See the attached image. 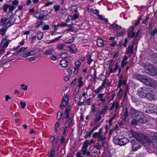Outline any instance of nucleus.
<instances>
[{"instance_id": "obj_53", "label": "nucleus", "mask_w": 157, "mask_h": 157, "mask_svg": "<svg viewBox=\"0 0 157 157\" xmlns=\"http://www.w3.org/2000/svg\"><path fill=\"white\" fill-rule=\"evenodd\" d=\"M60 8V6L59 5H56L54 6V8L55 9V12L58 11Z\"/></svg>"}, {"instance_id": "obj_34", "label": "nucleus", "mask_w": 157, "mask_h": 157, "mask_svg": "<svg viewBox=\"0 0 157 157\" xmlns=\"http://www.w3.org/2000/svg\"><path fill=\"white\" fill-rule=\"evenodd\" d=\"M9 6V5H8L7 3H5L3 5V7H1V9L3 10L4 12H6Z\"/></svg>"}, {"instance_id": "obj_9", "label": "nucleus", "mask_w": 157, "mask_h": 157, "mask_svg": "<svg viewBox=\"0 0 157 157\" xmlns=\"http://www.w3.org/2000/svg\"><path fill=\"white\" fill-rule=\"evenodd\" d=\"M155 105L152 104H146L145 106V112L147 113H153L154 111Z\"/></svg>"}, {"instance_id": "obj_8", "label": "nucleus", "mask_w": 157, "mask_h": 157, "mask_svg": "<svg viewBox=\"0 0 157 157\" xmlns=\"http://www.w3.org/2000/svg\"><path fill=\"white\" fill-rule=\"evenodd\" d=\"M130 133L136 139V140L140 141L143 138V135L139 132H134L133 130L130 131Z\"/></svg>"}, {"instance_id": "obj_29", "label": "nucleus", "mask_w": 157, "mask_h": 157, "mask_svg": "<svg viewBox=\"0 0 157 157\" xmlns=\"http://www.w3.org/2000/svg\"><path fill=\"white\" fill-rule=\"evenodd\" d=\"M137 34H136L135 33L132 31H130L128 34V37L131 38H132L137 36Z\"/></svg>"}, {"instance_id": "obj_1", "label": "nucleus", "mask_w": 157, "mask_h": 157, "mask_svg": "<svg viewBox=\"0 0 157 157\" xmlns=\"http://www.w3.org/2000/svg\"><path fill=\"white\" fill-rule=\"evenodd\" d=\"M136 77L138 80L145 85L157 89V82L155 80L141 74L137 75Z\"/></svg>"}, {"instance_id": "obj_21", "label": "nucleus", "mask_w": 157, "mask_h": 157, "mask_svg": "<svg viewBox=\"0 0 157 157\" xmlns=\"http://www.w3.org/2000/svg\"><path fill=\"white\" fill-rule=\"evenodd\" d=\"M128 59V57L126 56H125L123 58L121 62V67H123L125 65L128 63V62L127 61Z\"/></svg>"}, {"instance_id": "obj_43", "label": "nucleus", "mask_w": 157, "mask_h": 157, "mask_svg": "<svg viewBox=\"0 0 157 157\" xmlns=\"http://www.w3.org/2000/svg\"><path fill=\"white\" fill-rule=\"evenodd\" d=\"M59 127V122H56L54 126V130L56 132H57Z\"/></svg>"}, {"instance_id": "obj_55", "label": "nucleus", "mask_w": 157, "mask_h": 157, "mask_svg": "<svg viewBox=\"0 0 157 157\" xmlns=\"http://www.w3.org/2000/svg\"><path fill=\"white\" fill-rule=\"evenodd\" d=\"M98 133L97 132H94L92 135V137L94 138H95L97 137H98V138H99V137L100 136L98 134Z\"/></svg>"}, {"instance_id": "obj_62", "label": "nucleus", "mask_w": 157, "mask_h": 157, "mask_svg": "<svg viewBox=\"0 0 157 157\" xmlns=\"http://www.w3.org/2000/svg\"><path fill=\"white\" fill-rule=\"evenodd\" d=\"M103 129L102 128H100L98 132H97L98 133L99 135L100 136L102 135L103 133Z\"/></svg>"}, {"instance_id": "obj_60", "label": "nucleus", "mask_w": 157, "mask_h": 157, "mask_svg": "<svg viewBox=\"0 0 157 157\" xmlns=\"http://www.w3.org/2000/svg\"><path fill=\"white\" fill-rule=\"evenodd\" d=\"M66 12V9L65 8H62L59 11V13L62 14L65 13Z\"/></svg>"}, {"instance_id": "obj_46", "label": "nucleus", "mask_w": 157, "mask_h": 157, "mask_svg": "<svg viewBox=\"0 0 157 157\" xmlns=\"http://www.w3.org/2000/svg\"><path fill=\"white\" fill-rule=\"evenodd\" d=\"M89 145V141L88 140H86L84 142L82 147L85 148H87Z\"/></svg>"}, {"instance_id": "obj_14", "label": "nucleus", "mask_w": 157, "mask_h": 157, "mask_svg": "<svg viewBox=\"0 0 157 157\" xmlns=\"http://www.w3.org/2000/svg\"><path fill=\"white\" fill-rule=\"evenodd\" d=\"M91 106L90 113H92L94 114L97 115L100 111V109L98 107H96V105H92Z\"/></svg>"}, {"instance_id": "obj_57", "label": "nucleus", "mask_w": 157, "mask_h": 157, "mask_svg": "<svg viewBox=\"0 0 157 157\" xmlns=\"http://www.w3.org/2000/svg\"><path fill=\"white\" fill-rule=\"evenodd\" d=\"M95 147L97 150H100L101 148V147L99 144L98 143H96L95 145Z\"/></svg>"}, {"instance_id": "obj_30", "label": "nucleus", "mask_w": 157, "mask_h": 157, "mask_svg": "<svg viewBox=\"0 0 157 157\" xmlns=\"http://www.w3.org/2000/svg\"><path fill=\"white\" fill-rule=\"evenodd\" d=\"M82 78L80 77L78 79V86L79 88L81 87L83 85L84 83L82 81Z\"/></svg>"}, {"instance_id": "obj_39", "label": "nucleus", "mask_w": 157, "mask_h": 157, "mask_svg": "<svg viewBox=\"0 0 157 157\" xmlns=\"http://www.w3.org/2000/svg\"><path fill=\"white\" fill-rule=\"evenodd\" d=\"M102 115L99 114L98 115H97L95 118L94 122H98L99 121L101 118Z\"/></svg>"}, {"instance_id": "obj_59", "label": "nucleus", "mask_w": 157, "mask_h": 157, "mask_svg": "<svg viewBox=\"0 0 157 157\" xmlns=\"http://www.w3.org/2000/svg\"><path fill=\"white\" fill-rule=\"evenodd\" d=\"M91 99L90 98H88L87 100L85 101V105H90V104Z\"/></svg>"}, {"instance_id": "obj_44", "label": "nucleus", "mask_w": 157, "mask_h": 157, "mask_svg": "<svg viewBox=\"0 0 157 157\" xmlns=\"http://www.w3.org/2000/svg\"><path fill=\"white\" fill-rule=\"evenodd\" d=\"M107 110V107H105L103 108L101 111L100 113V114L102 115H104V114L106 112Z\"/></svg>"}, {"instance_id": "obj_47", "label": "nucleus", "mask_w": 157, "mask_h": 157, "mask_svg": "<svg viewBox=\"0 0 157 157\" xmlns=\"http://www.w3.org/2000/svg\"><path fill=\"white\" fill-rule=\"evenodd\" d=\"M52 143L53 147L54 148L56 147L58 143V140L57 139H56Z\"/></svg>"}, {"instance_id": "obj_22", "label": "nucleus", "mask_w": 157, "mask_h": 157, "mask_svg": "<svg viewBox=\"0 0 157 157\" xmlns=\"http://www.w3.org/2000/svg\"><path fill=\"white\" fill-rule=\"evenodd\" d=\"M54 49L53 48H51L47 50L44 52V55L46 56H48L53 54V52Z\"/></svg>"}, {"instance_id": "obj_58", "label": "nucleus", "mask_w": 157, "mask_h": 157, "mask_svg": "<svg viewBox=\"0 0 157 157\" xmlns=\"http://www.w3.org/2000/svg\"><path fill=\"white\" fill-rule=\"evenodd\" d=\"M65 45L63 44H59L57 46V48L59 49H62L64 47Z\"/></svg>"}, {"instance_id": "obj_26", "label": "nucleus", "mask_w": 157, "mask_h": 157, "mask_svg": "<svg viewBox=\"0 0 157 157\" xmlns=\"http://www.w3.org/2000/svg\"><path fill=\"white\" fill-rule=\"evenodd\" d=\"M119 106V103L118 102L116 101L113 102L111 105L110 108V110H112L114 108H115L116 110L117 111V109L118 108Z\"/></svg>"}, {"instance_id": "obj_10", "label": "nucleus", "mask_w": 157, "mask_h": 157, "mask_svg": "<svg viewBox=\"0 0 157 157\" xmlns=\"http://www.w3.org/2000/svg\"><path fill=\"white\" fill-rule=\"evenodd\" d=\"M7 36H6L3 38L0 43V47L3 48H5L7 47L10 42L11 40H6Z\"/></svg>"}, {"instance_id": "obj_18", "label": "nucleus", "mask_w": 157, "mask_h": 157, "mask_svg": "<svg viewBox=\"0 0 157 157\" xmlns=\"http://www.w3.org/2000/svg\"><path fill=\"white\" fill-rule=\"evenodd\" d=\"M147 74L152 76L157 75V68H154L153 66V68L151 70V72H149L148 71H147Z\"/></svg>"}, {"instance_id": "obj_52", "label": "nucleus", "mask_w": 157, "mask_h": 157, "mask_svg": "<svg viewBox=\"0 0 157 157\" xmlns=\"http://www.w3.org/2000/svg\"><path fill=\"white\" fill-rule=\"evenodd\" d=\"M71 20H73V16L71 15H69L68 16L66 20V21L67 22H69Z\"/></svg>"}, {"instance_id": "obj_31", "label": "nucleus", "mask_w": 157, "mask_h": 157, "mask_svg": "<svg viewBox=\"0 0 157 157\" xmlns=\"http://www.w3.org/2000/svg\"><path fill=\"white\" fill-rule=\"evenodd\" d=\"M60 65L63 67H66L68 64V62L65 60H61L60 61Z\"/></svg>"}, {"instance_id": "obj_32", "label": "nucleus", "mask_w": 157, "mask_h": 157, "mask_svg": "<svg viewBox=\"0 0 157 157\" xmlns=\"http://www.w3.org/2000/svg\"><path fill=\"white\" fill-rule=\"evenodd\" d=\"M118 114V112L117 111V110L115 111V112L114 113V114L113 116L111 117L109 120V122L110 123L112 122V121L114 119H115L117 117V115Z\"/></svg>"}, {"instance_id": "obj_28", "label": "nucleus", "mask_w": 157, "mask_h": 157, "mask_svg": "<svg viewBox=\"0 0 157 157\" xmlns=\"http://www.w3.org/2000/svg\"><path fill=\"white\" fill-rule=\"evenodd\" d=\"M74 40V38L72 37L69 38H66L64 40L65 42L67 44H69L73 42Z\"/></svg>"}, {"instance_id": "obj_6", "label": "nucleus", "mask_w": 157, "mask_h": 157, "mask_svg": "<svg viewBox=\"0 0 157 157\" xmlns=\"http://www.w3.org/2000/svg\"><path fill=\"white\" fill-rule=\"evenodd\" d=\"M149 88L142 87L139 88L137 90V93L139 96L141 98H145L146 95L149 92L150 90Z\"/></svg>"}, {"instance_id": "obj_41", "label": "nucleus", "mask_w": 157, "mask_h": 157, "mask_svg": "<svg viewBox=\"0 0 157 157\" xmlns=\"http://www.w3.org/2000/svg\"><path fill=\"white\" fill-rule=\"evenodd\" d=\"M106 79V77L105 75L102 74H100L98 77V79L99 80H102Z\"/></svg>"}, {"instance_id": "obj_40", "label": "nucleus", "mask_w": 157, "mask_h": 157, "mask_svg": "<svg viewBox=\"0 0 157 157\" xmlns=\"http://www.w3.org/2000/svg\"><path fill=\"white\" fill-rule=\"evenodd\" d=\"M74 31V27L71 26L68 29H65L64 30V32H66L67 33H68L70 31L71 32H73Z\"/></svg>"}, {"instance_id": "obj_19", "label": "nucleus", "mask_w": 157, "mask_h": 157, "mask_svg": "<svg viewBox=\"0 0 157 157\" xmlns=\"http://www.w3.org/2000/svg\"><path fill=\"white\" fill-rule=\"evenodd\" d=\"M104 94H99L97 95V98H99V101H101L102 103H105L106 101V98H104Z\"/></svg>"}, {"instance_id": "obj_38", "label": "nucleus", "mask_w": 157, "mask_h": 157, "mask_svg": "<svg viewBox=\"0 0 157 157\" xmlns=\"http://www.w3.org/2000/svg\"><path fill=\"white\" fill-rule=\"evenodd\" d=\"M120 30V32L119 31L117 34V37L120 36L125 33V29H121Z\"/></svg>"}, {"instance_id": "obj_33", "label": "nucleus", "mask_w": 157, "mask_h": 157, "mask_svg": "<svg viewBox=\"0 0 157 157\" xmlns=\"http://www.w3.org/2000/svg\"><path fill=\"white\" fill-rule=\"evenodd\" d=\"M91 55L90 54H87V63L88 64H90L93 61V60L91 59Z\"/></svg>"}, {"instance_id": "obj_42", "label": "nucleus", "mask_w": 157, "mask_h": 157, "mask_svg": "<svg viewBox=\"0 0 157 157\" xmlns=\"http://www.w3.org/2000/svg\"><path fill=\"white\" fill-rule=\"evenodd\" d=\"M82 98L81 95L78 94L75 95V101L76 102H78L79 100H81V98Z\"/></svg>"}, {"instance_id": "obj_2", "label": "nucleus", "mask_w": 157, "mask_h": 157, "mask_svg": "<svg viewBox=\"0 0 157 157\" xmlns=\"http://www.w3.org/2000/svg\"><path fill=\"white\" fill-rule=\"evenodd\" d=\"M131 117L133 118H136L138 121L141 124H145L147 121V118L144 116L143 113L141 112L131 109L130 110Z\"/></svg>"}, {"instance_id": "obj_54", "label": "nucleus", "mask_w": 157, "mask_h": 157, "mask_svg": "<svg viewBox=\"0 0 157 157\" xmlns=\"http://www.w3.org/2000/svg\"><path fill=\"white\" fill-rule=\"evenodd\" d=\"M62 112H59L57 113V119L60 120L62 117Z\"/></svg>"}, {"instance_id": "obj_12", "label": "nucleus", "mask_w": 157, "mask_h": 157, "mask_svg": "<svg viewBox=\"0 0 157 157\" xmlns=\"http://www.w3.org/2000/svg\"><path fill=\"white\" fill-rule=\"evenodd\" d=\"M143 66L144 68V71L147 74V70L149 72H151L152 69L153 68V65L151 64L148 63H144L143 65Z\"/></svg>"}, {"instance_id": "obj_11", "label": "nucleus", "mask_w": 157, "mask_h": 157, "mask_svg": "<svg viewBox=\"0 0 157 157\" xmlns=\"http://www.w3.org/2000/svg\"><path fill=\"white\" fill-rule=\"evenodd\" d=\"M75 65L73 74L74 75H76L78 73L79 68L81 66V62L77 60L75 63Z\"/></svg>"}, {"instance_id": "obj_17", "label": "nucleus", "mask_w": 157, "mask_h": 157, "mask_svg": "<svg viewBox=\"0 0 157 157\" xmlns=\"http://www.w3.org/2000/svg\"><path fill=\"white\" fill-rule=\"evenodd\" d=\"M62 104L64 106H65L68 103L69 98V96L66 94H65L62 98Z\"/></svg>"}, {"instance_id": "obj_61", "label": "nucleus", "mask_w": 157, "mask_h": 157, "mask_svg": "<svg viewBox=\"0 0 157 157\" xmlns=\"http://www.w3.org/2000/svg\"><path fill=\"white\" fill-rule=\"evenodd\" d=\"M5 48L0 49V57L4 54L5 52Z\"/></svg>"}, {"instance_id": "obj_50", "label": "nucleus", "mask_w": 157, "mask_h": 157, "mask_svg": "<svg viewBox=\"0 0 157 157\" xmlns=\"http://www.w3.org/2000/svg\"><path fill=\"white\" fill-rule=\"evenodd\" d=\"M43 36V34L41 32H39L37 34V38L39 40L41 39Z\"/></svg>"}, {"instance_id": "obj_4", "label": "nucleus", "mask_w": 157, "mask_h": 157, "mask_svg": "<svg viewBox=\"0 0 157 157\" xmlns=\"http://www.w3.org/2000/svg\"><path fill=\"white\" fill-rule=\"evenodd\" d=\"M71 109V106H67L65 113L66 117V124H67V126L68 128L70 127L73 121V118L74 117L73 115H72L70 117L69 116V113Z\"/></svg>"}, {"instance_id": "obj_35", "label": "nucleus", "mask_w": 157, "mask_h": 157, "mask_svg": "<svg viewBox=\"0 0 157 157\" xmlns=\"http://www.w3.org/2000/svg\"><path fill=\"white\" fill-rule=\"evenodd\" d=\"M78 7L76 6H73L71 7V11L76 13L78 12Z\"/></svg>"}, {"instance_id": "obj_45", "label": "nucleus", "mask_w": 157, "mask_h": 157, "mask_svg": "<svg viewBox=\"0 0 157 157\" xmlns=\"http://www.w3.org/2000/svg\"><path fill=\"white\" fill-rule=\"evenodd\" d=\"M62 36H59L58 37L54 39H53L52 40H51L50 43H55L56 42L58 41L59 39H60L61 38H62Z\"/></svg>"}, {"instance_id": "obj_3", "label": "nucleus", "mask_w": 157, "mask_h": 157, "mask_svg": "<svg viewBox=\"0 0 157 157\" xmlns=\"http://www.w3.org/2000/svg\"><path fill=\"white\" fill-rule=\"evenodd\" d=\"M113 142L115 144L122 146L128 143L129 140L128 138L124 137L123 135H117L114 137Z\"/></svg>"}, {"instance_id": "obj_25", "label": "nucleus", "mask_w": 157, "mask_h": 157, "mask_svg": "<svg viewBox=\"0 0 157 157\" xmlns=\"http://www.w3.org/2000/svg\"><path fill=\"white\" fill-rule=\"evenodd\" d=\"M8 19L7 17H5L4 18H2L1 20H0V25L3 26L7 22Z\"/></svg>"}, {"instance_id": "obj_64", "label": "nucleus", "mask_w": 157, "mask_h": 157, "mask_svg": "<svg viewBox=\"0 0 157 157\" xmlns=\"http://www.w3.org/2000/svg\"><path fill=\"white\" fill-rule=\"evenodd\" d=\"M156 33H157V29H155L151 32V34L152 35H154Z\"/></svg>"}, {"instance_id": "obj_49", "label": "nucleus", "mask_w": 157, "mask_h": 157, "mask_svg": "<svg viewBox=\"0 0 157 157\" xmlns=\"http://www.w3.org/2000/svg\"><path fill=\"white\" fill-rule=\"evenodd\" d=\"M138 121L137 120L133 119L131 121V123L134 126H136L138 124Z\"/></svg>"}, {"instance_id": "obj_36", "label": "nucleus", "mask_w": 157, "mask_h": 157, "mask_svg": "<svg viewBox=\"0 0 157 157\" xmlns=\"http://www.w3.org/2000/svg\"><path fill=\"white\" fill-rule=\"evenodd\" d=\"M128 117V114L127 112V109H125V113L121 117L122 119L123 120L125 121L126 120L127 117Z\"/></svg>"}, {"instance_id": "obj_23", "label": "nucleus", "mask_w": 157, "mask_h": 157, "mask_svg": "<svg viewBox=\"0 0 157 157\" xmlns=\"http://www.w3.org/2000/svg\"><path fill=\"white\" fill-rule=\"evenodd\" d=\"M97 45L98 47H101L104 45L103 40L101 39H98L96 41Z\"/></svg>"}, {"instance_id": "obj_51", "label": "nucleus", "mask_w": 157, "mask_h": 157, "mask_svg": "<svg viewBox=\"0 0 157 157\" xmlns=\"http://www.w3.org/2000/svg\"><path fill=\"white\" fill-rule=\"evenodd\" d=\"M81 151L83 155H85L87 151V148L82 147Z\"/></svg>"}, {"instance_id": "obj_13", "label": "nucleus", "mask_w": 157, "mask_h": 157, "mask_svg": "<svg viewBox=\"0 0 157 157\" xmlns=\"http://www.w3.org/2000/svg\"><path fill=\"white\" fill-rule=\"evenodd\" d=\"M145 98L149 100L152 101L155 100L156 97V96L152 93V91L150 90Z\"/></svg>"}, {"instance_id": "obj_27", "label": "nucleus", "mask_w": 157, "mask_h": 157, "mask_svg": "<svg viewBox=\"0 0 157 157\" xmlns=\"http://www.w3.org/2000/svg\"><path fill=\"white\" fill-rule=\"evenodd\" d=\"M106 137L104 135H102L99 137L98 140L102 141V144L103 145L105 142L106 141Z\"/></svg>"}, {"instance_id": "obj_20", "label": "nucleus", "mask_w": 157, "mask_h": 157, "mask_svg": "<svg viewBox=\"0 0 157 157\" xmlns=\"http://www.w3.org/2000/svg\"><path fill=\"white\" fill-rule=\"evenodd\" d=\"M133 44H134L133 43L132 45L131 46L129 45L128 48L127 49V54H129V56H131L133 52Z\"/></svg>"}, {"instance_id": "obj_7", "label": "nucleus", "mask_w": 157, "mask_h": 157, "mask_svg": "<svg viewBox=\"0 0 157 157\" xmlns=\"http://www.w3.org/2000/svg\"><path fill=\"white\" fill-rule=\"evenodd\" d=\"M130 142L132 146V150L133 151H136L141 147V146L138 141L134 139H132Z\"/></svg>"}, {"instance_id": "obj_24", "label": "nucleus", "mask_w": 157, "mask_h": 157, "mask_svg": "<svg viewBox=\"0 0 157 157\" xmlns=\"http://www.w3.org/2000/svg\"><path fill=\"white\" fill-rule=\"evenodd\" d=\"M8 28L6 27V25L4 27L0 29V34H1L2 36L4 35L6 32Z\"/></svg>"}, {"instance_id": "obj_63", "label": "nucleus", "mask_w": 157, "mask_h": 157, "mask_svg": "<svg viewBox=\"0 0 157 157\" xmlns=\"http://www.w3.org/2000/svg\"><path fill=\"white\" fill-rule=\"evenodd\" d=\"M68 56V55L65 53H62L61 55V57L63 58H67Z\"/></svg>"}, {"instance_id": "obj_16", "label": "nucleus", "mask_w": 157, "mask_h": 157, "mask_svg": "<svg viewBox=\"0 0 157 157\" xmlns=\"http://www.w3.org/2000/svg\"><path fill=\"white\" fill-rule=\"evenodd\" d=\"M15 21V19L12 16H10L9 18V21L6 23V26H8L7 28L13 25Z\"/></svg>"}, {"instance_id": "obj_56", "label": "nucleus", "mask_w": 157, "mask_h": 157, "mask_svg": "<svg viewBox=\"0 0 157 157\" xmlns=\"http://www.w3.org/2000/svg\"><path fill=\"white\" fill-rule=\"evenodd\" d=\"M20 86L21 87H22L21 88L22 89L24 90H26L27 89V87H28L27 86H25V85L24 84L21 85H20Z\"/></svg>"}, {"instance_id": "obj_5", "label": "nucleus", "mask_w": 157, "mask_h": 157, "mask_svg": "<svg viewBox=\"0 0 157 157\" xmlns=\"http://www.w3.org/2000/svg\"><path fill=\"white\" fill-rule=\"evenodd\" d=\"M145 140L148 144L150 145H152L155 149L157 150V136L146 137Z\"/></svg>"}, {"instance_id": "obj_37", "label": "nucleus", "mask_w": 157, "mask_h": 157, "mask_svg": "<svg viewBox=\"0 0 157 157\" xmlns=\"http://www.w3.org/2000/svg\"><path fill=\"white\" fill-rule=\"evenodd\" d=\"M55 151L54 149L49 151L48 153V157H53L54 155Z\"/></svg>"}, {"instance_id": "obj_48", "label": "nucleus", "mask_w": 157, "mask_h": 157, "mask_svg": "<svg viewBox=\"0 0 157 157\" xmlns=\"http://www.w3.org/2000/svg\"><path fill=\"white\" fill-rule=\"evenodd\" d=\"M103 89L100 86L95 90L94 92L98 94L101 92V90Z\"/></svg>"}, {"instance_id": "obj_15", "label": "nucleus", "mask_w": 157, "mask_h": 157, "mask_svg": "<svg viewBox=\"0 0 157 157\" xmlns=\"http://www.w3.org/2000/svg\"><path fill=\"white\" fill-rule=\"evenodd\" d=\"M34 16L38 19L42 20L45 17V15L44 14V11H42L40 12L36 13L34 15Z\"/></svg>"}]
</instances>
